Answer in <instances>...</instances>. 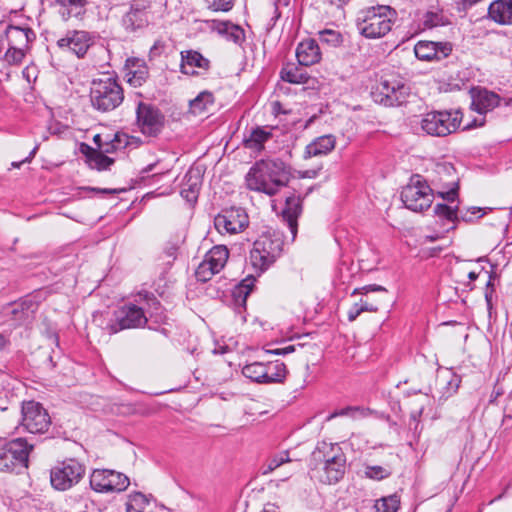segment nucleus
<instances>
[{"instance_id": "nucleus-44", "label": "nucleus", "mask_w": 512, "mask_h": 512, "mask_svg": "<svg viewBox=\"0 0 512 512\" xmlns=\"http://www.w3.org/2000/svg\"><path fill=\"white\" fill-rule=\"evenodd\" d=\"M28 48L7 46V51L3 55V61L11 66H19L22 64Z\"/></svg>"}, {"instance_id": "nucleus-30", "label": "nucleus", "mask_w": 512, "mask_h": 512, "mask_svg": "<svg viewBox=\"0 0 512 512\" xmlns=\"http://www.w3.org/2000/svg\"><path fill=\"white\" fill-rule=\"evenodd\" d=\"M461 377L454 373L452 369H447L438 377L439 399L447 400L455 395L461 384Z\"/></svg>"}, {"instance_id": "nucleus-59", "label": "nucleus", "mask_w": 512, "mask_h": 512, "mask_svg": "<svg viewBox=\"0 0 512 512\" xmlns=\"http://www.w3.org/2000/svg\"><path fill=\"white\" fill-rule=\"evenodd\" d=\"M363 312V308H360L357 303H355L348 311L347 317L350 322H353L357 319V317Z\"/></svg>"}, {"instance_id": "nucleus-27", "label": "nucleus", "mask_w": 512, "mask_h": 512, "mask_svg": "<svg viewBox=\"0 0 512 512\" xmlns=\"http://www.w3.org/2000/svg\"><path fill=\"white\" fill-rule=\"evenodd\" d=\"M273 128L267 126H257L252 128L248 135L243 139V145L247 149L257 152L264 150L265 143L273 137Z\"/></svg>"}, {"instance_id": "nucleus-33", "label": "nucleus", "mask_w": 512, "mask_h": 512, "mask_svg": "<svg viewBox=\"0 0 512 512\" xmlns=\"http://www.w3.org/2000/svg\"><path fill=\"white\" fill-rule=\"evenodd\" d=\"M88 3V0H54V4L60 6L59 14L64 21L71 17L82 18Z\"/></svg>"}, {"instance_id": "nucleus-61", "label": "nucleus", "mask_w": 512, "mask_h": 512, "mask_svg": "<svg viewBox=\"0 0 512 512\" xmlns=\"http://www.w3.org/2000/svg\"><path fill=\"white\" fill-rule=\"evenodd\" d=\"M481 208L472 207L471 210H468L464 215H461V218L465 222H470L473 219V215L480 212Z\"/></svg>"}, {"instance_id": "nucleus-19", "label": "nucleus", "mask_w": 512, "mask_h": 512, "mask_svg": "<svg viewBox=\"0 0 512 512\" xmlns=\"http://www.w3.org/2000/svg\"><path fill=\"white\" fill-rule=\"evenodd\" d=\"M37 304L25 297L6 304L2 309L3 317L13 326H19L33 318Z\"/></svg>"}, {"instance_id": "nucleus-18", "label": "nucleus", "mask_w": 512, "mask_h": 512, "mask_svg": "<svg viewBox=\"0 0 512 512\" xmlns=\"http://www.w3.org/2000/svg\"><path fill=\"white\" fill-rule=\"evenodd\" d=\"M116 321L111 324L110 333H117L124 329L144 327L148 319L143 308L135 304H125L115 312Z\"/></svg>"}, {"instance_id": "nucleus-1", "label": "nucleus", "mask_w": 512, "mask_h": 512, "mask_svg": "<svg viewBox=\"0 0 512 512\" xmlns=\"http://www.w3.org/2000/svg\"><path fill=\"white\" fill-rule=\"evenodd\" d=\"M291 182V168L283 160L261 159L256 161L245 176L249 190L261 192L268 196L276 195Z\"/></svg>"}, {"instance_id": "nucleus-62", "label": "nucleus", "mask_w": 512, "mask_h": 512, "mask_svg": "<svg viewBox=\"0 0 512 512\" xmlns=\"http://www.w3.org/2000/svg\"><path fill=\"white\" fill-rule=\"evenodd\" d=\"M100 150H101V152H104L106 154V153H114L117 150H119V148L117 147V144H113L112 141L110 140L109 142H106Z\"/></svg>"}, {"instance_id": "nucleus-52", "label": "nucleus", "mask_w": 512, "mask_h": 512, "mask_svg": "<svg viewBox=\"0 0 512 512\" xmlns=\"http://www.w3.org/2000/svg\"><path fill=\"white\" fill-rule=\"evenodd\" d=\"M169 45L163 39H157L149 50V59L154 60L161 55L165 54Z\"/></svg>"}, {"instance_id": "nucleus-6", "label": "nucleus", "mask_w": 512, "mask_h": 512, "mask_svg": "<svg viewBox=\"0 0 512 512\" xmlns=\"http://www.w3.org/2000/svg\"><path fill=\"white\" fill-rule=\"evenodd\" d=\"M33 447L21 437L0 441V472L20 474L28 468L29 455Z\"/></svg>"}, {"instance_id": "nucleus-24", "label": "nucleus", "mask_w": 512, "mask_h": 512, "mask_svg": "<svg viewBox=\"0 0 512 512\" xmlns=\"http://www.w3.org/2000/svg\"><path fill=\"white\" fill-rule=\"evenodd\" d=\"M296 57L301 66H311L320 62L322 54L318 42L308 38L301 41L296 49Z\"/></svg>"}, {"instance_id": "nucleus-46", "label": "nucleus", "mask_w": 512, "mask_h": 512, "mask_svg": "<svg viewBox=\"0 0 512 512\" xmlns=\"http://www.w3.org/2000/svg\"><path fill=\"white\" fill-rule=\"evenodd\" d=\"M205 23L208 27V29L212 32H216L217 34L227 38L229 35L231 27H233L235 24L232 23L229 20H217V19H210L205 20Z\"/></svg>"}, {"instance_id": "nucleus-63", "label": "nucleus", "mask_w": 512, "mask_h": 512, "mask_svg": "<svg viewBox=\"0 0 512 512\" xmlns=\"http://www.w3.org/2000/svg\"><path fill=\"white\" fill-rule=\"evenodd\" d=\"M146 299L148 304L151 305L155 310L160 308L161 303L153 294H147Z\"/></svg>"}, {"instance_id": "nucleus-50", "label": "nucleus", "mask_w": 512, "mask_h": 512, "mask_svg": "<svg viewBox=\"0 0 512 512\" xmlns=\"http://www.w3.org/2000/svg\"><path fill=\"white\" fill-rule=\"evenodd\" d=\"M217 273L219 272L214 271L205 261H202L195 271V276L198 281L207 282Z\"/></svg>"}, {"instance_id": "nucleus-49", "label": "nucleus", "mask_w": 512, "mask_h": 512, "mask_svg": "<svg viewBox=\"0 0 512 512\" xmlns=\"http://www.w3.org/2000/svg\"><path fill=\"white\" fill-rule=\"evenodd\" d=\"M486 273L488 274V280L486 282L484 296H485L487 309H488L489 313L491 314V311L493 309V297L495 295V288H494V284H493V280L495 278V273L493 271H490V272L486 271Z\"/></svg>"}, {"instance_id": "nucleus-36", "label": "nucleus", "mask_w": 512, "mask_h": 512, "mask_svg": "<svg viewBox=\"0 0 512 512\" xmlns=\"http://www.w3.org/2000/svg\"><path fill=\"white\" fill-rule=\"evenodd\" d=\"M229 258V251L224 245H216L205 255V261L214 271L220 272Z\"/></svg>"}, {"instance_id": "nucleus-29", "label": "nucleus", "mask_w": 512, "mask_h": 512, "mask_svg": "<svg viewBox=\"0 0 512 512\" xmlns=\"http://www.w3.org/2000/svg\"><path fill=\"white\" fill-rule=\"evenodd\" d=\"M80 151L86 157V161L92 169L107 170L114 163L113 158L106 156L104 152L94 149L86 143L81 144Z\"/></svg>"}, {"instance_id": "nucleus-12", "label": "nucleus", "mask_w": 512, "mask_h": 512, "mask_svg": "<svg viewBox=\"0 0 512 512\" xmlns=\"http://www.w3.org/2000/svg\"><path fill=\"white\" fill-rule=\"evenodd\" d=\"M89 484L97 493H117L126 490L129 478L112 469H93L89 476Z\"/></svg>"}, {"instance_id": "nucleus-54", "label": "nucleus", "mask_w": 512, "mask_h": 512, "mask_svg": "<svg viewBox=\"0 0 512 512\" xmlns=\"http://www.w3.org/2000/svg\"><path fill=\"white\" fill-rule=\"evenodd\" d=\"M459 183L454 181L446 191L438 192V195L447 202H454L458 196Z\"/></svg>"}, {"instance_id": "nucleus-56", "label": "nucleus", "mask_w": 512, "mask_h": 512, "mask_svg": "<svg viewBox=\"0 0 512 512\" xmlns=\"http://www.w3.org/2000/svg\"><path fill=\"white\" fill-rule=\"evenodd\" d=\"M363 413V410L359 407H345V408H342L341 410L335 412L334 414L331 415V417H335V416H352V417H356V415H361Z\"/></svg>"}, {"instance_id": "nucleus-22", "label": "nucleus", "mask_w": 512, "mask_h": 512, "mask_svg": "<svg viewBox=\"0 0 512 512\" xmlns=\"http://www.w3.org/2000/svg\"><path fill=\"white\" fill-rule=\"evenodd\" d=\"M124 69L127 82L132 87H141L149 78V68L142 59L128 58Z\"/></svg>"}, {"instance_id": "nucleus-58", "label": "nucleus", "mask_w": 512, "mask_h": 512, "mask_svg": "<svg viewBox=\"0 0 512 512\" xmlns=\"http://www.w3.org/2000/svg\"><path fill=\"white\" fill-rule=\"evenodd\" d=\"M113 144H117V147L120 149H124L128 144V137L125 133H115L114 137L111 139Z\"/></svg>"}, {"instance_id": "nucleus-21", "label": "nucleus", "mask_w": 512, "mask_h": 512, "mask_svg": "<svg viewBox=\"0 0 512 512\" xmlns=\"http://www.w3.org/2000/svg\"><path fill=\"white\" fill-rule=\"evenodd\" d=\"M91 45V37L83 30L68 31L66 35L57 40V46L61 50H69L78 58L84 57Z\"/></svg>"}, {"instance_id": "nucleus-15", "label": "nucleus", "mask_w": 512, "mask_h": 512, "mask_svg": "<svg viewBox=\"0 0 512 512\" xmlns=\"http://www.w3.org/2000/svg\"><path fill=\"white\" fill-rule=\"evenodd\" d=\"M151 2L133 0L129 9L121 18V26L128 34L142 32L149 25Z\"/></svg>"}, {"instance_id": "nucleus-64", "label": "nucleus", "mask_w": 512, "mask_h": 512, "mask_svg": "<svg viewBox=\"0 0 512 512\" xmlns=\"http://www.w3.org/2000/svg\"><path fill=\"white\" fill-rule=\"evenodd\" d=\"M350 0H325L330 6L337 8H343Z\"/></svg>"}, {"instance_id": "nucleus-10", "label": "nucleus", "mask_w": 512, "mask_h": 512, "mask_svg": "<svg viewBox=\"0 0 512 512\" xmlns=\"http://www.w3.org/2000/svg\"><path fill=\"white\" fill-rule=\"evenodd\" d=\"M471 94V108L478 114L483 115L479 118H474L472 121L463 126V130H471L476 127H481L486 123V115L493 114L497 105L500 103L502 96L485 87H473L470 90Z\"/></svg>"}, {"instance_id": "nucleus-40", "label": "nucleus", "mask_w": 512, "mask_h": 512, "mask_svg": "<svg viewBox=\"0 0 512 512\" xmlns=\"http://www.w3.org/2000/svg\"><path fill=\"white\" fill-rule=\"evenodd\" d=\"M264 365L265 362L262 361L247 363L242 368V374L252 382L262 384L263 377L266 375V371H264Z\"/></svg>"}, {"instance_id": "nucleus-51", "label": "nucleus", "mask_w": 512, "mask_h": 512, "mask_svg": "<svg viewBox=\"0 0 512 512\" xmlns=\"http://www.w3.org/2000/svg\"><path fill=\"white\" fill-rule=\"evenodd\" d=\"M207 7L215 12H228L234 6V0H205Z\"/></svg>"}, {"instance_id": "nucleus-5", "label": "nucleus", "mask_w": 512, "mask_h": 512, "mask_svg": "<svg viewBox=\"0 0 512 512\" xmlns=\"http://www.w3.org/2000/svg\"><path fill=\"white\" fill-rule=\"evenodd\" d=\"M90 103L93 109L107 113L124 101V89L116 76L93 79L90 86Z\"/></svg>"}, {"instance_id": "nucleus-20", "label": "nucleus", "mask_w": 512, "mask_h": 512, "mask_svg": "<svg viewBox=\"0 0 512 512\" xmlns=\"http://www.w3.org/2000/svg\"><path fill=\"white\" fill-rule=\"evenodd\" d=\"M453 51L452 43L419 41L414 46V53L417 59L427 62H439L447 58Z\"/></svg>"}, {"instance_id": "nucleus-11", "label": "nucleus", "mask_w": 512, "mask_h": 512, "mask_svg": "<svg viewBox=\"0 0 512 512\" xmlns=\"http://www.w3.org/2000/svg\"><path fill=\"white\" fill-rule=\"evenodd\" d=\"M462 112H429L421 121L422 129L431 136L443 137L454 131L460 126Z\"/></svg>"}, {"instance_id": "nucleus-3", "label": "nucleus", "mask_w": 512, "mask_h": 512, "mask_svg": "<svg viewBox=\"0 0 512 512\" xmlns=\"http://www.w3.org/2000/svg\"><path fill=\"white\" fill-rule=\"evenodd\" d=\"M319 462L312 469L313 476L326 485L340 482L346 473V456L337 444L322 443L313 453Z\"/></svg>"}, {"instance_id": "nucleus-17", "label": "nucleus", "mask_w": 512, "mask_h": 512, "mask_svg": "<svg viewBox=\"0 0 512 512\" xmlns=\"http://www.w3.org/2000/svg\"><path fill=\"white\" fill-rule=\"evenodd\" d=\"M249 224V218L243 208L231 207L223 209L214 218V226L220 234H237Z\"/></svg>"}, {"instance_id": "nucleus-47", "label": "nucleus", "mask_w": 512, "mask_h": 512, "mask_svg": "<svg viewBox=\"0 0 512 512\" xmlns=\"http://www.w3.org/2000/svg\"><path fill=\"white\" fill-rule=\"evenodd\" d=\"M434 214L448 221L458 220V209L452 208L444 203H437L434 207Z\"/></svg>"}, {"instance_id": "nucleus-38", "label": "nucleus", "mask_w": 512, "mask_h": 512, "mask_svg": "<svg viewBox=\"0 0 512 512\" xmlns=\"http://www.w3.org/2000/svg\"><path fill=\"white\" fill-rule=\"evenodd\" d=\"M421 24L424 30L433 29L449 24L448 18L443 14L442 10H428L421 17Z\"/></svg>"}, {"instance_id": "nucleus-43", "label": "nucleus", "mask_w": 512, "mask_h": 512, "mask_svg": "<svg viewBox=\"0 0 512 512\" xmlns=\"http://www.w3.org/2000/svg\"><path fill=\"white\" fill-rule=\"evenodd\" d=\"M291 462V459L289 457L288 451H282L278 454H275L271 457H269L266 462L262 466V474L266 475L274 470H276L278 467L282 466L285 463Z\"/></svg>"}, {"instance_id": "nucleus-35", "label": "nucleus", "mask_w": 512, "mask_h": 512, "mask_svg": "<svg viewBox=\"0 0 512 512\" xmlns=\"http://www.w3.org/2000/svg\"><path fill=\"white\" fill-rule=\"evenodd\" d=\"M264 371L262 384L283 383L288 374L286 365L279 360L265 362Z\"/></svg>"}, {"instance_id": "nucleus-39", "label": "nucleus", "mask_w": 512, "mask_h": 512, "mask_svg": "<svg viewBox=\"0 0 512 512\" xmlns=\"http://www.w3.org/2000/svg\"><path fill=\"white\" fill-rule=\"evenodd\" d=\"M490 120L507 121L512 119V96H502L493 114L489 116Z\"/></svg>"}, {"instance_id": "nucleus-32", "label": "nucleus", "mask_w": 512, "mask_h": 512, "mask_svg": "<svg viewBox=\"0 0 512 512\" xmlns=\"http://www.w3.org/2000/svg\"><path fill=\"white\" fill-rule=\"evenodd\" d=\"M256 278L253 275H248L232 290V300L235 309L238 313L246 309L247 297L255 286Z\"/></svg>"}, {"instance_id": "nucleus-31", "label": "nucleus", "mask_w": 512, "mask_h": 512, "mask_svg": "<svg viewBox=\"0 0 512 512\" xmlns=\"http://www.w3.org/2000/svg\"><path fill=\"white\" fill-rule=\"evenodd\" d=\"M488 16L501 25H512V0H495L488 7Z\"/></svg>"}, {"instance_id": "nucleus-26", "label": "nucleus", "mask_w": 512, "mask_h": 512, "mask_svg": "<svg viewBox=\"0 0 512 512\" xmlns=\"http://www.w3.org/2000/svg\"><path fill=\"white\" fill-rule=\"evenodd\" d=\"M202 186V176L198 169H190L184 175L181 196L189 203H196Z\"/></svg>"}, {"instance_id": "nucleus-16", "label": "nucleus", "mask_w": 512, "mask_h": 512, "mask_svg": "<svg viewBox=\"0 0 512 512\" xmlns=\"http://www.w3.org/2000/svg\"><path fill=\"white\" fill-rule=\"evenodd\" d=\"M313 191V187H309L305 192L297 190L292 186V193L286 197L285 205L282 209L280 216L282 221L286 223L290 232L292 241L295 240L298 232V218L303 212V200Z\"/></svg>"}, {"instance_id": "nucleus-23", "label": "nucleus", "mask_w": 512, "mask_h": 512, "mask_svg": "<svg viewBox=\"0 0 512 512\" xmlns=\"http://www.w3.org/2000/svg\"><path fill=\"white\" fill-rule=\"evenodd\" d=\"M5 38L7 46L28 48L35 38V32L32 28L25 26L6 25L5 27Z\"/></svg>"}, {"instance_id": "nucleus-60", "label": "nucleus", "mask_w": 512, "mask_h": 512, "mask_svg": "<svg viewBox=\"0 0 512 512\" xmlns=\"http://www.w3.org/2000/svg\"><path fill=\"white\" fill-rule=\"evenodd\" d=\"M360 308H363V312H377L378 306L372 303H368L367 301L361 300L360 303H357Z\"/></svg>"}, {"instance_id": "nucleus-14", "label": "nucleus", "mask_w": 512, "mask_h": 512, "mask_svg": "<svg viewBox=\"0 0 512 512\" xmlns=\"http://www.w3.org/2000/svg\"><path fill=\"white\" fill-rule=\"evenodd\" d=\"M165 123V117L156 106L139 101L136 108V124L140 132L149 137L158 136Z\"/></svg>"}, {"instance_id": "nucleus-4", "label": "nucleus", "mask_w": 512, "mask_h": 512, "mask_svg": "<svg viewBox=\"0 0 512 512\" xmlns=\"http://www.w3.org/2000/svg\"><path fill=\"white\" fill-rule=\"evenodd\" d=\"M283 246V234L271 228L254 241L249 253V262L257 275H261L274 264L281 256Z\"/></svg>"}, {"instance_id": "nucleus-41", "label": "nucleus", "mask_w": 512, "mask_h": 512, "mask_svg": "<svg viewBox=\"0 0 512 512\" xmlns=\"http://www.w3.org/2000/svg\"><path fill=\"white\" fill-rule=\"evenodd\" d=\"M213 103V94L209 91H203L190 101V109L194 114H201L205 112L209 106L213 105Z\"/></svg>"}, {"instance_id": "nucleus-34", "label": "nucleus", "mask_w": 512, "mask_h": 512, "mask_svg": "<svg viewBox=\"0 0 512 512\" xmlns=\"http://www.w3.org/2000/svg\"><path fill=\"white\" fill-rule=\"evenodd\" d=\"M303 67L300 64L288 63L282 67L280 78L290 84H308L310 75Z\"/></svg>"}, {"instance_id": "nucleus-2", "label": "nucleus", "mask_w": 512, "mask_h": 512, "mask_svg": "<svg viewBox=\"0 0 512 512\" xmlns=\"http://www.w3.org/2000/svg\"><path fill=\"white\" fill-rule=\"evenodd\" d=\"M397 19V12L389 5H376L364 8L357 13V31L366 39H380L391 30Z\"/></svg>"}, {"instance_id": "nucleus-37", "label": "nucleus", "mask_w": 512, "mask_h": 512, "mask_svg": "<svg viewBox=\"0 0 512 512\" xmlns=\"http://www.w3.org/2000/svg\"><path fill=\"white\" fill-rule=\"evenodd\" d=\"M126 512H152L151 499L141 492H133L128 496Z\"/></svg>"}, {"instance_id": "nucleus-28", "label": "nucleus", "mask_w": 512, "mask_h": 512, "mask_svg": "<svg viewBox=\"0 0 512 512\" xmlns=\"http://www.w3.org/2000/svg\"><path fill=\"white\" fill-rule=\"evenodd\" d=\"M189 67L192 69L196 67L203 70H208L210 68V61L198 51H181V72L186 75H195L196 72L194 70H189Z\"/></svg>"}, {"instance_id": "nucleus-57", "label": "nucleus", "mask_w": 512, "mask_h": 512, "mask_svg": "<svg viewBox=\"0 0 512 512\" xmlns=\"http://www.w3.org/2000/svg\"><path fill=\"white\" fill-rule=\"evenodd\" d=\"M375 291H382V292H386V288H384L383 286H380V285H377V284H371V285H366L362 288H356L352 295H355L357 293H363V294H367L369 292H375Z\"/></svg>"}, {"instance_id": "nucleus-8", "label": "nucleus", "mask_w": 512, "mask_h": 512, "mask_svg": "<svg viewBox=\"0 0 512 512\" xmlns=\"http://www.w3.org/2000/svg\"><path fill=\"white\" fill-rule=\"evenodd\" d=\"M433 197L432 189L420 175H413L401 191V200L405 207L414 212L428 209L433 202Z\"/></svg>"}, {"instance_id": "nucleus-13", "label": "nucleus", "mask_w": 512, "mask_h": 512, "mask_svg": "<svg viewBox=\"0 0 512 512\" xmlns=\"http://www.w3.org/2000/svg\"><path fill=\"white\" fill-rule=\"evenodd\" d=\"M22 421L24 429L32 434H44L51 425V417L41 403L34 400L22 403Z\"/></svg>"}, {"instance_id": "nucleus-48", "label": "nucleus", "mask_w": 512, "mask_h": 512, "mask_svg": "<svg viewBox=\"0 0 512 512\" xmlns=\"http://www.w3.org/2000/svg\"><path fill=\"white\" fill-rule=\"evenodd\" d=\"M365 477L373 480H383L391 475V472L380 465L367 466L364 471Z\"/></svg>"}, {"instance_id": "nucleus-9", "label": "nucleus", "mask_w": 512, "mask_h": 512, "mask_svg": "<svg viewBox=\"0 0 512 512\" xmlns=\"http://www.w3.org/2000/svg\"><path fill=\"white\" fill-rule=\"evenodd\" d=\"M409 94V86L401 79L395 77L381 78L379 83L371 92L374 102L385 107H395L402 105L404 102H406Z\"/></svg>"}, {"instance_id": "nucleus-25", "label": "nucleus", "mask_w": 512, "mask_h": 512, "mask_svg": "<svg viewBox=\"0 0 512 512\" xmlns=\"http://www.w3.org/2000/svg\"><path fill=\"white\" fill-rule=\"evenodd\" d=\"M336 146V137L332 134H326L315 138L306 145L303 158L326 156L331 153Z\"/></svg>"}, {"instance_id": "nucleus-53", "label": "nucleus", "mask_w": 512, "mask_h": 512, "mask_svg": "<svg viewBox=\"0 0 512 512\" xmlns=\"http://www.w3.org/2000/svg\"><path fill=\"white\" fill-rule=\"evenodd\" d=\"M423 411L424 405H421L419 408L413 410L410 414L409 426L410 429H412L415 434L421 432L422 428L420 426V418L422 416Z\"/></svg>"}, {"instance_id": "nucleus-55", "label": "nucleus", "mask_w": 512, "mask_h": 512, "mask_svg": "<svg viewBox=\"0 0 512 512\" xmlns=\"http://www.w3.org/2000/svg\"><path fill=\"white\" fill-rule=\"evenodd\" d=\"M229 31V35L226 38L228 41H232L236 44H241L245 40V32L244 30L237 24L231 27Z\"/></svg>"}, {"instance_id": "nucleus-45", "label": "nucleus", "mask_w": 512, "mask_h": 512, "mask_svg": "<svg viewBox=\"0 0 512 512\" xmlns=\"http://www.w3.org/2000/svg\"><path fill=\"white\" fill-rule=\"evenodd\" d=\"M319 40L323 44L330 47H339L343 43V36L339 31L333 29H325L319 32Z\"/></svg>"}, {"instance_id": "nucleus-7", "label": "nucleus", "mask_w": 512, "mask_h": 512, "mask_svg": "<svg viewBox=\"0 0 512 512\" xmlns=\"http://www.w3.org/2000/svg\"><path fill=\"white\" fill-rule=\"evenodd\" d=\"M85 474V464L75 458H69L51 468L50 482L55 490L66 491L76 486Z\"/></svg>"}, {"instance_id": "nucleus-42", "label": "nucleus", "mask_w": 512, "mask_h": 512, "mask_svg": "<svg viewBox=\"0 0 512 512\" xmlns=\"http://www.w3.org/2000/svg\"><path fill=\"white\" fill-rule=\"evenodd\" d=\"M400 504V496L395 493L376 500L374 508L376 512H397Z\"/></svg>"}]
</instances>
